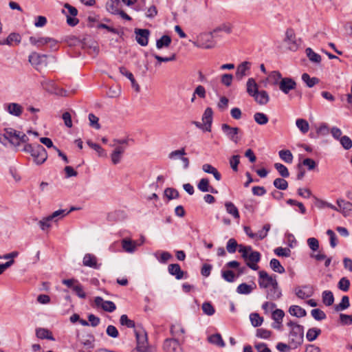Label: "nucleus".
I'll return each mask as SVG.
<instances>
[{
	"label": "nucleus",
	"instance_id": "obj_48",
	"mask_svg": "<svg viewBox=\"0 0 352 352\" xmlns=\"http://www.w3.org/2000/svg\"><path fill=\"white\" fill-rule=\"evenodd\" d=\"M203 312L209 316H211L215 313V308L211 302L206 301L202 304L201 306Z\"/></svg>",
	"mask_w": 352,
	"mask_h": 352
},
{
	"label": "nucleus",
	"instance_id": "obj_52",
	"mask_svg": "<svg viewBox=\"0 0 352 352\" xmlns=\"http://www.w3.org/2000/svg\"><path fill=\"white\" fill-rule=\"evenodd\" d=\"M311 316L318 321H321L327 318L326 314L320 309L316 308L311 311Z\"/></svg>",
	"mask_w": 352,
	"mask_h": 352
},
{
	"label": "nucleus",
	"instance_id": "obj_46",
	"mask_svg": "<svg viewBox=\"0 0 352 352\" xmlns=\"http://www.w3.org/2000/svg\"><path fill=\"white\" fill-rule=\"evenodd\" d=\"M82 47L84 49L93 50L94 52L98 54L99 52V47L96 43L92 40L87 41L86 38H84L82 41Z\"/></svg>",
	"mask_w": 352,
	"mask_h": 352
},
{
	"label": "nucleus",
	"instance_id": "obj_30",
	"mask_svg": "<svg viewBox=\"0 0 352 352\" xmlns=\"http://www.w3.org/2000/svg\"><path fill=\"white\" fill-rule=\"evenodd\" d=\"M322 331L320 329L317 327H312L307 330L306 333V338L309 342H313L316 340L318 337L321 334Z\"/></svg>",
	"mask_w": 352,
	"mask_h": 352
},
{
	"label": "nucleus",
	"instance_id": "obj_7",
	"mask_svg": "<svg viewBox=\"0 0 352 352\" xmlns=\"http://www.w3.org/2000/svg\"><path fill=\"white\" fill-rule=\"evenodd\" d=\"M19 132L12 128H5L4 140L17 148L18 142L16 141L19 140Z\"/></svg>",
	"mask_w": 352,
	"mask_h": 352
},
{
	"label": "nucleus",
	"instance_id": "obj_27",
	"mask_svg": "<svg viewBox=\"0 0 352 352\" xmlns=\"http://www.w3.org/2000/svg\"><path fill=\"white\" fill-rule=\"evenodd\" d=\"M42 87L49 93L56 94V85L52 80L44 79L41 82Z\"/></svg>",
	"mask_w": 352,
	"mask_h": 352
},
{
	"label": "nucleus",
	"instance_id": "obj_51",
	"mask_svg": "<svg viewBox=\"0 0 352 352\" xmlns=\"http://www.w3.org/2000/svg\"><path fill=\"white\" fill-rule=\"evenodd\" d=\"M274 168L282 177L287 178L289 176L288 168L283 164L275 163Z\"/></svg>",
	"mask_w": 352,
	"mask_h": 352
},
{
	"label": "nucleus",
	"instance_id": "obj_49",
	"mask_svg": "<svg viewBox=\"0 0 352 352\" xmlns=\"http://www.w3.org/2000/svg\"><path fill=\"white\" fill-rule=\"evenodd\" d=\"M250 319L252 323V325L254 327H260L263 322V318L261 317L257 313H252L250 315Z\"/></svg>",
	"mask_w": 352,
	"mask_h": 352
},
{
	"label": "nucleus",
	"instance_id": "obj_57",
	"mask_svg": "<svg viewBox=\"0 0 352 352\" xmlns=\"http://www.w3.org/2000/svg\"><path fill=\"white\" fill-rule=\"evenodd\" d=\"M274 252L276 256L282 257H288L291 254V250L287 248L278 247Z\"/></svg>",
	"mask_w": 352,
	"mask_h": 352
},
{
	"label": "nucleus",
	"instance_id": "obj_42",
	"mask_svg": "<svg viewBox=\"0 0 352 352\" xmlns=\"http://www.w3.org/2000/svg\"><path fill=\"white\" fill-rule=\"evenodd\" d=\"M278 155L280 158L286 163L291 164L293 161L294 157L292 152L289 150H280L278 152Z\"/></svg>",
	"mask_w": 352,
	"mask_h": 352
},
{
	"label": "nucleus",
	"instance_id": "obj_2",
	"mask_svg": "<svg viewBox=\"0 0 352 352\" xmlns=\"http://www.w3.org/2000/svg\"><path fill=\"white\" fill-rule=\"evenodd\" d=\"M23 151L30 153L34 159V162L37 165L43 164L47 158V153L45 148L38 144H27L24 146Z\"/></svg>",
	"mask_w": 352,
	"mask_h": 352
},
{
	"label": "nucleus",
	"instance_id": "obj_58",
	"mask_svg": "<svg viewBox=\"0 0 352 352\" xmlns=\"http://www.w3.org/2000/svg\"><path fill=\"white\" fill-rule=\"evenodd\" d=\"M47 37H39L36 38L34 36L30 37V42L33 45H36L38 47L43 46L47 45Z\"/></svg>",
	"mask_w": 352,
	"mask_h": 352
},
{
	"label": "nucleus",
	"instance_id": "obj_29",
	"mask_svg": "<svg viewBox=\"0 0 352 352\" xmlns=\"http://www.w3.org/2000/svg\"><path fill=\"white\" fill-rule=\"evenodd\" d=\"M208 340L210 343L220 347H224L226 346L225 342L223 341L221 335L219 333L210 336L208 338Z\"/></svg>",
	"mask_w": 352,
	"mask_h": 352
},
{
	"label": "nucleus",
	"instance_id": "obj_39",
	"mask_svg": "<svg viewBox=\"0 0 352 352\" xmlns=\"http://www.w3.org/2000/svg\"><path fill=\"white\" fill-rule=\"evenodd\" d=\"M271 269L277 273L283 274L285 272L284 267L281 265L280 262L276 258H272L270 262Z\"/></svg>",
	"mask_w": 352,
	"mask_h": 352
},
{
	"label": "nucleus",
	"instance_id": "obj_62",
	"mask_svg": "<svg viewBox=\"0 0 352 352\" xmlns=\"http://www.w3.org/2000/svg\"><path fill=\"white\" fill-rule=\"evenodd\" d=\"M301 164L302 166H306L308 170H313L318 166L317 163L313 159L308 157L304 159Z\"/></svg>",
	"mask_w": 352,
	"mask_h": 352
},
{
	"label": "nucleus",
	"instance_id": "obj_25",
	"mask_svg": "<svg viewBox=\"0 0 352 352\" xmlns=\"http://www.w3.org/2000/svg\"><path fill=\"white\" fill-rule=\"evenodd\" d=\"M289 313L295 317L302 318L306 316L307 311L305 309L298 305H292L289 308Z\"/></svg>",
	"mask_w": 352,
	"mask_h": 352
},
{
	"label": "nucleus",
	"instance_id": "obj_15",
	"mask_svg": "<svg viewBox=\"0 0 352 352\" xmlns=\"http://www.w3.org/2000/svg\"><path fill=\"white\" fill-rule=\"evenodd\" d=\"M83 265L94 269H99L100 264L98 263L97 258L92 254H85L82 259Z\"/></svg>",
	"mask_w": 352,
	"mask_h": 352
},
{
	"label": "nucleus",
	"instance_id": "obj_6",
	"mask_svg": "<svg viewBox=\"0 0 352 352\" xmlns=\"http://www.w3.org/2000/svg\"><path fill=\"white\" fill-rule=\"evenodd\" d=\"M168 272L171 275L175 276L177 280H182L188 278V272L182 270L179 264L172 263L168 266Z\"/></svg>",
	"mask_w": 352,
	"mask_h": 352
},
{
	"label": "nucleus",
	"instance_id": "obj_13",
	"mask_svg": "<svg viewBox=\"0 0 352 352\" xmlns=\"http://www.w3.org/2000/svg\"><path fill=\"white\" fill-rule=\"evenodd\" d=\"M272 281V276L264 270L258 272V285L261 289H267L270 286V283Z\"/></svg>",
	"mask_w": 352,
	"mask_h": 352
},
{
	"label": "nucleus",
	"instance_id": "obj_61",
	"mask_svg": "<svg viewBox=\"0 0 352 352\" xmlns=\"http://www.w3.org/2000/svg\"><path fill=\"white\" fill-rule=\"evenodd\" d=\"M87 338L85 340H83L81 343L87 349H89L90 351L94 348V336L93 335H87Z\"/></svg>",
	"mask_w": 352,
	"mask_h": 352
},
{
	"label": "nucleus",
	"instance_id": "obj_44",
	"mask_svg": "<svg viewBox=\"0 0 352 352\" xmlns=\"http://www.w3.org/2000/svg\"><path fill=\"white\" fill-rule=\"evenodd\" d=\"M164 195L168 200L178 199L179 197V191L175 188L170 187L164 190Z\"/></svg>",
	"mask_w": 352,
	"mask_h": 352
},
{
	"label": "nucleus",
	"instance_id": "obj_55",
	"mask_svg": "<svg viewBox=\"0 0 352 352\" xmlns=\"http://www.w3.org/2000/svg\"><path fill=\"white\" fill-rule=\"evenodd\" d=\"M222 278L228 283H233L235 280V274L230 270H221Z\"/></svg>",
	"mask_w": 352,
	"mask_h": 352
},
{
	"label": "nucleus",
	"instance_id": "obj_32",
	"mask_svg": "<svg viewBox=\"0 0 352 352\" xmlns=\"http://www.w3.org/2000/svg\"><path fill=\"white\" fill-rule=\"evenodd\" d=\"M120 0H109L106 4V7L111 14H118L120 10Z\"/></svg>",
	"mask_w": 352,
	"mask_h": 352
},
{
	"label": "nucleus",
	"instance_id": "obj_19",
	"mask_svg": "<svg viewBox=\"0 0 352 352\" xmlns=\"http://www.w3.org/2000/svg\"><path fill=\"white\" fill-rule=\"evenodd\" d=\"M253 97L256 102L261 105L266 104L270 100L268 93L265 90L258 91V89Z\"/></svg>",
	"mask_w": 352,
	"mask_h": 352
},
{
	"label": "nucleus",
	"instance_id": "obj_36",
	"mask_svg": "<svg viewBox=\"0 0 352 352\" xmlns=\"http://www.w3.org/2000/svg\"><path fill=\"white\" fill-rule=\"evenodd\" d=\"M305 52L311 62L314 63H320L321 62V56L316 53L311 47H307L305 50Z\"/></svg>",
	"mask_w": 352,
	"mask_h": 352
},
{
	"label": "nucleus",
	"instance_id": "obj_28",
	"mask_svg": "<svg viewBox=\"0 0 352 352\" xmlns=\"http://www.w3.org/2000/svg\"><path fill=\"white\" fill-rule=\"evenodd\" d=\"M322 302L327 307L332 305L334 302V296L331 291L325 290L322 293Z\"/></svg>",
	"mask_w": 352,
	"mask_h": 352
},
{
	"label": "nucleus",
	"instance_id": "obj_20",
	"mask_svg": "<svg viewBox=\"0 0 352 352\" xmlns=\"http://www.w3.org/2000/svg\"><path fill=\"white\" fill-rule=\"evenodd\" d=\"M21 41V36L19 33L12 32L10 33L7 38L1 41L0 45H12V43L14 42L16 45L19 44Z\"/></svg>",
	"mask_w": 352,
	"mask_h": 352
},
{
	"label": "nucleus",
	"instance_id": "obj_4",
	"mask_svg": "<svg viewBox=\"0 0 352 352\" xmlns=\"http://www.w3.org/2000/svg\"><path fill=\"white\" fill-rule=\"evenodd\" d=\"M289 335L293 338L289 343L292 345V349H295L302 345L304 341V327L302 325H296V328H292Z\"/></svg>",
	"mask_w": 352,
	"mask_h": 352
},
{
	"label": "nucleus",
	"instance_id": "obj_11",
	"mask_svg": "<svg viewBox=\"0 0 352 352\" xmlns=\"http://www.w3.org/2000/svg\"><path fill=\"white\" fill-rule=\"evenodd\" d=\"M212 120L213 110L211 107H207L202 115V121L205 125L204 131H211Z\"/></svg>",
	"mask_w": 352,
	"mask_h": 352
},
{
	"label": "nucleus",
	"instance_id": "obj_56",
	"mask_svg": "<svg viewBox=\"0 0 352 352\" xmlns=\"http://www.w3.org/2000/svg\"><path fill=\"white\" fill-rule=\"evenodd\" d=\"M286 204L289 206H298L299 208V212L302 214H305L307 212L306 208L305 207L302 202L298 201L295 199H289L286 201Z\"/></svg>",
	"mask_w": 352,
	"mask_h": 352
},
{
	"label": "nucleus",
	"instance_id": "obj_53",
	"mask_svg": "<svg viewBox=\"0 0 352 352\" xmlns=\"http://www.w3.org/2000/svg\"><path fill=\"white\" fill-rule=\"evenodd\" d=\"M239 245L238 244L236 240L234 238L230 239L226 243V250L230 253L233 254L236 251L237 248H239Z\"/></svg>",
	"mask_w": 352,
	"mask_h": 352
},
{
	"label": "nucleus",
	"instance_id": "obj_9",
	"mask_svg": "<svg viewBox=\"0 0 352 352\" xmlns=\"http://www.w3.org/2000/svg\"><path fill=\"white\" fill-rule=\"evenodd\" d=\"M94 302L97 307H100L104 311L107 312H113L116 309V306L113 302L104 300L100 296L96 297Z\"/></svg>",
	"mask_w": 352,
	"mask_h": 352
},
{
	"label": "nucleus",
	"instance_id": "obj_60",
	"mask_svg": "<svg viewBox=\"0 0 352 352\" xmlns=\"http://www.w3.org/2000/svg\"><path fill=\"white\" fill-rule=\"evenodd\" d=\"M339 321L343 326L352 324V314L348 315L345 314H340Z\"/></svg>",
	"mask_w": 352,
	"mask_h": 352
},
{
	"label": "nucleus",
	"instance_id": "obj_38",
	"mask_svg": "<svg viewBox=\"0 0 352 352\" xmlns=\"http://www.w3.org/2000/svg\"><path fill=\"white\" fill-rule=\"evenodd\" d=\"M310 257L312 258H315L318 261H321L322 260H325L324 266L326 267H328L331 265V260H332L331 257H327L326 256V254L320 253V252H319L318 254L311 253V254H310Z\"/></svg>",
	"mask_w": 352,
	"mask_h": 352
},
{
	"label": "nucleus",
	"instance_id": "obj_17",
	"mask_svg": "<svg viewBox=\"0 0 352 352\" xmlns=\"http://www.w3.org/2000/svg\"><path fill=\"white\" fill-rule=\"evenodd\" d=\"M336 202L344 217L349 216L352 212V204L351 202L342 199H337Z\"/></svg>",
	"mask_w": 352,
	"mask_h": 352
},
{
	"label": "nucleus",
	"instance_id": "obj_41",
	"mask_svg": "<svg viewBox=\"0 0 352 352\" xmlns=\"http://www.w3.org/2000/svg\"><path fill=\"white\" fill-rule=\"evenodd\" d=\"M124 151V148L122 146H117L111 154V160L114 164L120 162L121 155Z\"/></svg>",
	"mask_w": 352,
	"mask_h": 352
},
{
	"label": "nucleus",
	"instance_id": "obj_23",
	"mask_svg": "<svg viewBox=\"0 0 352 352\" xmlns=\"http://www.w3.org/2000/svg\"><path fill=\"white\" fill-rule=\"evenodd\" d=\"M302 289H310V292L308 294H306L302 289H300V287H297L295 288V294L297 296L298 298L300 299H305L307 298L311 297L314 292L312 290V287L309 285H304L301 287Z\"/></svg>",
	"mask_w": 352,
	"mask_h": 352
},
{
	"label": "nucleus",
	"instance_id": "obj_33",
	"mask_svg": "<svg viewBox=\"0 0 352 352\" xmlns=\"http://www.w3.org/2000/svg\"><path fill=\"white\" fill-rule=\"evenodd\" d=\"M7 110L11 115L20 116L22 113L23 108L19 104L12 102L8 105Z\"/></svg>",
	"mask_w": 352,
	"mask_h": 352
},
{
	"label": "nucleus",
	"instance_id": "obj_64",
	"mask_svg": "<svg viewBox=\"0 0 352 352\" xmlns=\"http://www.w3.org/2000/svg\"><path fill=\"white\" fill-rule=\"evenodd\" d=\"M339 141H340V143L341 144L342 146L345 150H349L352 147V140L347 135L342 136V138H340Z\"/></svg>",
	"mask_w": 352,
	"mask_h": 352
},
{
	"label": "nucleus",
	"instance_id": "obj_8",
	"mask_svg": "<svg viewBox=\"0 0 352 352\" xmlns=\"http://www.w3.org/2000/svg\"><path fill=\"white\" fill-rule=\"evenodd\" d=\"M278 86L282 92L287 94L291 90L296 89V82L292 78L285 77L280 80Z\"/></svg>",
	"mask_w": 352,
	"mask_h": 352
},
{
	"label": "nucleus",
	"instance_id": "obj_37",
	"mask_svg": "<svg viewBox=\"0 0 352 352\" xmlns=\"http://www.w3.org/2000/svg\"><path fill=\"white\" fill-rule=\"evenodd\" d=\"M258 89V85L253 78H250L247 82V92L250 96H254Z\"/></svg>",
	"mask_w": 352,
	"mask_h": 352
},
{
	"label": "nucleus",
	"instance_id": "obj_47",
	"mask_svg": "<svg viewBox=\"0 0 352 352\" xmlns=\"http://www.w3.org/2000/svg\"><path fill=\"white\" fill-rule=\"evenodd\" d=\"M274 186L280 190H285L288 188V182L283 178H276L273 182Z\"/></svg>",
	"mask_w": 352,
	"mask_h": 352
},
{
	"label": "nucleus",
	"instance_id": "obj_3",
	"mask_svg": "<svg viewBox=\"0 0 352 352\" xmlns=\"http://www.w3.org/2000/svg\"><path fill=\"white\" fill-rule=\"evenodd\" d=\"M223 31L226 32L227 34H230L232 32V27L230 25H228L226 23H223L222 25L217 27L213 30L212 32H210L209 33H205L201 35V38L202 40H206L208 42H210L209 44L206 45L204 46V48L206 49H210L214 47V43L212 42L213 38V34L217 33L219 32Z\"/></svg>",
	"mask_w": 352,
	"mask_h": 352
},
{
	"label": "nucleus",
	"instance_id": "obj_26",
	"mask_svg": "<svg viewBox=\"0 0 352 352\" xmlns=\"http://www.w3.org/2000/svg\"><path fill=\"white\" fill-rule=\"evenodd\" d=\"M301 78L309 88L313 87L320 82V79L318 78L310 77L307 73L302 74Z\"/></svg>",
	"mask_w": 352,
	"mask_h": 352
},
{
	"label": "nucleus",
	"instance_id": "obj_14",
	"mask_svg": "<svg viewBox=\"0 0 352 352\" xmlns=\"http://www.w3.org/2000/svg\"><path fill=\"white\" fill-rule=\"evenodd\" d=\"M135 38L137 42L142 46H145L148 44L149 31L146 29H135Z\"/></svg>",
	"mask_w": 352,
	"mask_h": 352
},
{
	"label": "nucleus",
	"instance_id": "obj_54",
	"mask_svg": "<svg viewBox=\"0 0 352 352\" xmlns=\"http://www.w3.org/2000/svg\"><path fill=\"white\" fill-rule=\"evenodd\" d=\"M285 316V312L280 309H276L272 311V318L277 322L278 324L282 323L283 317Z\"/></svg>",
	"mask_w": 352,
	"mask_h": 352
},
{
	"label": "nucleus",
	"instance_id": "obj_10",
	"mask_svg": "<svg viewBox=\"0 0 352 352\" xmlns=\"http://www.w3.org/2000/svg\"><path fill=\"white\" fill-rule=\"evenodd\" d=\"M47 57V56L45 54H41L34 52L29 56L28 60L32 66L37 69L38 67L43 64L46 65Z\"/></svg>",
	"mask_w": 352,
	"mask_h": 352
},
{
	"label": "nucleus",
	"instance_id": "obj_63",
	"mask_svg": "<svg viewBox=\"0 0 352 352\" xmlns=\"http://www.w3.org/2000/svg\"><path fill=\"white\" fill-rule=\"evenodd\" d=\"M210 187L209 179L208 178H202L200 179L197 184L198 189L203 192H206Z\"/></svg>",
	"mask_w": 352,
	"mask_h": 352
},
{
	"label": "nucleus",
	"instance_id": "obj_21",
	"mask_svg": "<svg viewBox=\"0 0 352 352\" xmlns=\"http://www.w3.org/2000/svg\"><path fill=\"white\" fill-rule=\"evenodd\" d=\"M256 287V285L254 282H252V285H248L245 283H243L238 285L236 291L239 294L248 295L250 294Z\"/></svg>",
	"mask_w": 352,
	"mask_h": 352
},
{
	"label": "nucleus",
	"instance_id": "obj_40",
	"mask_svg": "<svg viewBox=\"0 0 352 352\" xmlns=\"http://www.w3.org/2000/svg\"><path fill=\"white\" fill-rule=\"evenodd\" d=\"M282 296V291L280 289H274L270 288L267 291V299H270L272 300H276L280 298Z\"/></svg>",
	"mask_w": 352,
	"mask_h": 352
},
{
	"label": "nucleus",
	"instance_id": "obj_43",
	"mask_svg": "<svg viewBox=\"0 0 352 352\" xmlns=\"http://www.w3.org/2000/svg\"><path fill=\"white\" fill-rule=\"evenodd\" d=\"M69 213V211H67L66 210H58L50 214L48 219H52V221L56 222L58 219L63 218Z\"/></svg>",
	"mask_w": 352,
	"mask_h": 352
},
{
	"label": "nucleus",
	"instance_id": "obj_5",
	"mask_svg": "<svg viewBox=\"0 0 352 352\" xmlns=\"http://www.w3.org/2000/svg\"><path fill=\"white\" fill-rule=\"evenodd\" d=\"M221 131L227 136V138L232 142L237 144L240 140V138L238 136L241 129L239 127H232L226 123L221 124Z\"/></svg>",
	"mask_w": 352,
	"mask_h": 352
},
{
	"label": "nucleus",
	"instance_id": "obj_50",
	"mask_svg": "<svg viewBox=\"0 0 352 352\" xmlns=\"http://www.w3.org/2000/svg\"><path fill=\"white\" fill-rule=\"evenodd\" d=\"M296 124L297 127L299 129V130L302 133H306L307 132H308V131L309 129V123L305 119H302V118L297 119L296 121Z\"/></svg>",
	"mask_w": 352,
	"mask_h": 352
},
{
	"label": "nucleus",
	"instance_id": "obj_12",
	"mask_svg": "<svg viewBox=\"0 0 352 352\" xmlns=\"http://www.w3.org/2000/svg\"><path fill=\"white\" fill-rule=\"evenodd\" d=\"M284 41L292 44L289 47V50L295 52L298 49V44L296 42V34L294 30L292 28H287L285 32V38Z\"/></svg>",
	"mask_w": 352,
	"mask_h": 352
},
{
	"label": "nucleus",
	"instance_id": "obj_45",
	"mask_svg": "<svg viewBox=\"0 0 352 352\" xmlns=\"http://www.w3.org/2000/svg\"><path fill=\"white\" fill-rule=\"evenodd\" d=\"M254 121L259 125H265L269 121L268 116L261 112H256L254 115Z\"/></svg>",
	"mask_w": 352,
	"mask_h": 352
},
{
	"label": "nucleus",
	"instance_id": "obj_16",
	"mask_svg": "<svg viewBox=\"0 0 352 352\" xmlns=\"http://www.w3.org/2000/svg\"><path fill=\"white\" fill-rule=\"evenodd\" d=\"M251 63L249 61H243L237 66L236 71V78L237 80H241L243 78L248 75L246 72L250 69Z\"/></svg>",
	"mask_w": 352,
	"mask_h": 352
},
{
	"label": "nucleus",
	"instance_id": "obj_24",
	"mask_svg": "<svg viewBox=\"0 0 352 352\" xmlns=\"http://www.w3.org/2000/svg\"><path fill=\"white\" fill-rule=\"evenodd\" d=\"M121 243L123 250L129 253L133 252L138 245L137 242L126 238L123 239Z\"/></svg>",
	"mask_w": 352,
	"mask_h": 352
},
{
	"label": "nucleus",
	"instance_id": "obj_31",
	"mask_svg": "<svg viewBox=\"0 0 352 352\" xmlns=\"http://www.w3.org/2000/svg\"><path fill=\"white\" fill-rule=\"evenodd\" d=\"M350 307L349 297L348 296H343L341 302L339 304L335 305L333 308L337 312L344 311Z\"/></svg>",
	"mask_w": 352,
	"mask_h": 352
},
{
	"label": "nucleus",
	"instance_id": "obj_35",
	"mask_svg": "<svg viewBox=\"0 0 352 352\" xmlns=\"http://www.w3.org/2000/svg\"><path fill=\"white\" fill-rule=\"evenodd\" d=\"M36 335L40 339H47L54 340L52 332L47 329L38 328L36 330Z\"/></svg>",
	"mask_w": 352,
	"mask_h": 352
},
{
	"label": "nucleus",
	"instance_id": "obj_34",
	"mask_svg": "<svg viewBox=\"0 0 352 352\" xmlns=\"http://www.w3.org/2000/svg\"><path fill=\"white\" fill-rule=\"evenodd\" d=\"M225 207L227 212L232 215L234 219L240 218L239 210L232 202L226 201L225 203Z\"/></svg>",
	"mask_w": 352,
	"mask_h": 352
},
{
	"label": "nucleus",
	"instance_id": "obj_18",
	"mask_svg": "<svg viewBox=\"0 0 352 352\" xmlns=\"http://www.w3.org/2000/svg\"><path fill=\"white\" fill-rule=\"evenodd\" d=\"M119 70H120V72L123 75V76H125L127 78H129V80H130L131 82V86L136 91H140V86L137 83L133 74L129 72L126 67H120L119 68Z\"/></svg>",
	"mask_w": 352,
	"mask_h": 352
},
{
	"label": "nucleus",
	"instance_id": "obj_59",
	"mask_svg": "<svg viewBox=\"0 0 352 352\" xmlns=\"http://www.w3.org/2000/svg\"><path fill=\"white\" fill-rule=\"evenodd\" d=\"M350 281L346 277H342L338 283L339 289L343 292H347L349 289Z\"/></svg>",
	"mask_w": 352,
	"mask_h": 352
},
{
	"label": "nucleus",
	"instance_id": "obj_22",
	"mask_svg": "<svg viewBox=\"0 0 352 352\" xmlns=\"http://www.w3.org/2000/svg\"><path fill=\"white\" fill-rule=\"evenodd\" d=\"M172 38L169 35H163L155 42V46L158 50L168 48L170 46Z\"/></svg>",
	"mask_w": 352,
	"mask_h": 352
},
{
	"label": "nucleus",
	"instance_id": "obj_1",
	"mask_svg": "<svg viewBox=\"0 0 352 352\" xmlns=\"http://www.w3.org/2000/svg\"><path fill=\"white\" fill-rule=\"evenodd\" d=\"M238 251L245 261L246 265L252 270H257V263L261 261V254L259 252L252 250V246L240 244Z\"/></svg>",
	"mask_w": 352,
	"mask_h": 352
}]
</instances>
